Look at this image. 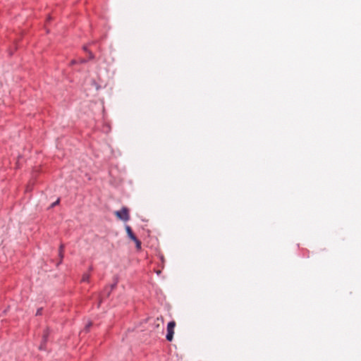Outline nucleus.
<instances>
[{
  "label": "nucleus",
  "mask_w": 361,
  "mask_h": 361,
  "mask_svg": "<svg viewBox=\"0 0 361 361\" xmlns=\"http://www.w3.org/2000/svg\"><path fill=\"white\" fill-rule=\"evenodd\" d=\"M114 214L118 219L123 221H127L130 219L129 210L126 207H123L120 211H116Z\"/></svg>",
  "instance_id": "f257e3e1"
},
{
  "label": "nucleus",
  "mask_w": 361,
  "mask_h": 361,
  "mask_svg": "<svg viewBox=\"0 0 361 361\" xmlns=\"http://www.w3.org/2000/svg\"><path fill=\"white\" fill-rule=\"evenodd\" d=\"M126 231L128 236L135 243L137 249L140 250L141 248V242L134 235L131 228L129 226H126Z\"/></svg>",
  "instance_id": "f03ea898"
},
{
  "label": "nucleus",
  "mask_w": 361,
  "mask_h": 361,
  "mask_svg": "<svg viewBox=\"0 0 361 361\" xmlns=\"http://www.w3.org/2000/svg\"><path fill=\"white\" fill-rule=\"evenodd\" d=\"M175 326L176 322L174 321L170 322L167 325V334L166 338L169 341H171L173 338Z\"/></svg>",
  "instance_id": "7ed1b4c3"
},
{
  "label": "nucleus",
  "mask_w": 361,
  "mask_h": 361,
  "mask_svg": "<svg viewBox=\"0 0 361 361\" xmlns=\"http://www.w3.org/2000/svg\"><path fill=\"white\" fill-rule=\"evenodd\" d=\"M90 274H84L82 277V281L83 282H88L90 280Z\"/></svg>",
  "instance_id": "20e7f679"
},
{
  "label": "nucleus",
  "mask_w": 361,
  "mask_h": 361,
  "mask_svg": "<svg viewBox=\"0 0 361 361\" xmlns=\"http://www.w3.org/2000/svg\"><path fill=\"white\" fill-rule=\"evenodd\" d=\"M63 247H64L63 245H61L60 248H59V255H60L61 257H63L62 252L63 250Z\"/></svg>",
  "instance_id": "39448f33"
},
{
  "label": "nucleus",
  "mask_w": 361,
  "mask_h": 361,
  "mask_svg": "<svg viewBox=\"0 0 361 361\" xmlns=\"http://www.w3.org/2000/svg\"><path fill=\"white\" fill-rule=\"evenodd\" d=\"M47 336H48V332L47 331L44 332V334L43 335V342L44 343H45L47 341Z\"/></svg>",
  "instance_id": "423d86ee"
},
{
  "label": "nucleus",
  "mask_w": 361,
  "mask_h": 361,
  "mask_svg": "<svg viewBox=\"0 0 361 361\" xmlns=\"http://www.w3.org/2000/svg\"><path fill=\"white\" fill-rule=\"evenodd\" d=\"M157 326H159V322H161V323H163V319H162V318H161V319L157 318Z\"/></svg>",
  "instance_id": "0eeeda50"
},
{
  "label": "nucleus",
  "mask_w": 361,
  "mask_h": 361,
  "mask_svg": "<svg viewBox=\"0 0 361 361\" xmlns=\"http://www.w3.org/2000/svg\"><path fill=\"white\" fill-rule=\"evenodd\" d=\"M59 200H56L54 203L52 204V207L56 205L57 204H59Z\"/></svg>",
  "instance_id": "6e6552de"
},
{
  "label": "nucleus",
  "mask_w": 361,
  "mask_h": 361,
  "mask_svg": "<svg viewBox=\"0 0 361 361\" xmlns=\"http://www.w3.org/2000/svg\"><path fill=\"white\" fill-rule=\"evenodd\" d=\"M40 312H41V310H38L37 312V314H39Z\"/></svg>",
  "instance_id": "1a4fd4ad"
}]
</instances>
